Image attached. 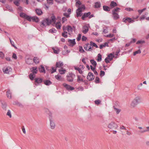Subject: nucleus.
<instances>
[{"label": "nucleus", "mask_w": 149, "mask_h": 149, "mask_svg": "<svg viewBox=\"0 0 149 149\" xmlns=\"http://www.w3.org/2000/svg\"><path fill=\"white\" fill-rule=\"evenodd\" d=\"M141 102V97L139 96L136 97L132 101L130 104V106L132 107H135Z\"/></svg>", "instance_id": "f257e3e1"}, {"label": "nucleus", "mask_w": 149, "mask_h": 149, "mask_svg": "<svg viewBox=\"0 0 149 149\" xmlns=\"http://www.w3.org/2000/svg\"><path fill=\"white\" fill-rule=\"evenodd\" d=\"M120 10V8L116 7L112 10V16L114 19L117 20L119 18V16L118 13Z\"/></svg>", "instance_id": "f03ea898"}, {"label": "nucleus", "mask_w": 149, "mask_h": 149, "mask_svg": "<svg viewBox=\"0 0 149 149\" xmlns=\"http://www.w3.org/2000/svg\"><path fill=\"white\" fill-rule=\"evenodd\" d=\"M31 71L32 73L30 74L29 77L30 79L33 80L35 76L33 75L36 74L37 73L38 70L37 67H32L31 69Z\"/></svg>", "instance_id": "7ed1b4c3"}, {"label": "nucleus", "mask_w": 149, "mask_h": 149, "mask_svg": "<svg viewBox=\"0 0 149 149\" xmlns=\"http://www.w3.org/2000/svg\"><path fill=\"white\" fill-rule=\"evenodd\" d=\"M75 77V75L72 73H70L66 76L67 80L69 82H72Z\"/></svg>", "instance_id": "20e7f679"}, {"label": "nucleus", "mask_w": 149, "mask_h": 149, "mask_svg": "<svg viewBox=\"0 0 149 149\" xmlns=\"http://www.w3.org/2000/svg\"><path fill=\"white\" fill-rule=\"evenodd\" d=\"M78 8L77 10L76 13L77 17L81 16V13L82 11L83 10H84L85 9V6L82 5L81 7H79L78 6Z\"/></svg>", "instance_id": "39448f33"}, {"label": "nucleus", "mask_w": 149, "mask_h": 149, "mask_svg": "<svg viewBox=\"0 0 149 149\" xmlns=\"http://www.w3.org/2000/svg\"><path fill=\"white\" fill-rule=\"evenodd\" d=\"M50 22H49V19L47 18L41 22L40 26L42 27H44L47 25H50Z\"/></svg>", "instance_id": "423d86ee"}, {"label": "nucleus", "mask_w": 149, "mask_h": 149, "mask_svg": "<svg viewBox=\"0 0 149 149\" xmlns=\"http://www.w3.org/2000/svg\"><path fill=\"white\" fill-rule=\"evenodd\" d=\"M108 127L110 129L115 130L118 127V125L115 123L112 122L108 125Z\"/></svg>", "instance_id": "0eeeda50"}, {"label": "nucleus", "mask_w": 149, "mask_h": 149, "mask_svg": "<svg viewBox=\"0 0 149 149\" xmlns=\"http://www.w3.org/2000/svg\"><path fill=\"white\" fill-rule=\"evenodd\" d=\"M123 22L126 23L127 22L129 23H132L135 22L134 19H132L131 18L126 17L123 18Z\"/></svg>", "instance_id": "6e6552de"}, {"label": "nucleus", "mask_w": 149, "mask_h": 149, "mask_svg": "<svg viewBox=\"0 0 149 149\" xmlns=\"http://www.w3.org/2000/svg\"><path fill=\"white\" fill-rule=\"evenodd\" d=\"M87 79L89 81H92L94 79L95 76L93 73L89 72L87 77Z\"/></svg>", "instance_id": "1a4fd4ad"}, {"label": "nucleus", "mask_w": 149, "mask_h": 149, "mask_svg": "<svg viewBox=\"0 0 149 149\" xmlns=\"http://www.w3.org/2000/svg\"><path fill=\"white\" fill-rule=\"evenodd\" d=\"M49 120L51 128L52 129H54L55 127V125L54 122V120L53 118L51 116H50L49 117Z\"/></svg>", "instance_id": "9d476101"}, {"label": "nucleus", "mask_w": 149, "mask_h": 149, "mask_svg": "<svg viewBox=\"0 0 149 149\" xmlns=\"http://www.w3.org/2000/svg\"><path fill=\"white\" fill-rule=\"evenodd\" d=\"M0 102L1 104V107L2 109L6 111L7 110V104L6 102L3 100H0Z\"/></svg>", "instance_id": "9b49d317"}, {"label": "nucleus", "mask_w": 149, "mask_h": 149, "mask_svg": "<svg viewBox=\"0 0 149 149\" xmlns=\"http://www.w3.org/2000/svg\"><path fill=\"white\" fill-rule=\"evenodd\" d=\"M22 1L25 2L26 1V3L27 4H28V0H16L14 2V3L15 5L19 6V1Z\"/></svg>", "instance_id": "f8f14e48"}, {"label": "nucleus", "mask_w": 149, "mask_h": 149, "mask_svg": "<svg viewBox=\"0 0 149 149\" xmlns=\"http://www.w3.org/2000/svg\"><path fill=\"white\" fill-rule=\"evenodd\" d=\"M88 26L86 25H85L83 27L82 32L84 34H86L88 32Z\"/></svg>", "instance_id": "ddd939ff"}, {"label": "nucleus", "mask_w": 149, "mask_h": 149, "mask_svg": "<svg viewBox=\"0 0 149 149\" xmlns=\"http://www.w3.org/2000/svg\"><path fill=\"white\" fill-rule=\"evenodd\" d=\"M35 82L36 83L35 85H37L38 84L41 83L42 81V79L40 78H36L34 79Z\"/></svg>", "instance_id": "4468645a"}, {"label": "nucleus", "mask_w": 149, "mask_h": 149, "mask_svg": "<svg viewBox=\"0 0 149 149\" xmlns=\"http://www.w3.org/2000/svg\"><path fill=\"white\" fill-rule=\"evenodd\" d=\"M63 86L68 90H73L74 89V88L71 86H70L67 84H64Z\"/></svg>", "instance_id": "2eb2a0df"}, {"label": "nucleus", "mask_w": 149, "mask_h": 149, "mask_svg": "<svg viewBox=\"0 0 149 149\" xmlns=\"http://www.w3.org/2000/svg\"><path fill=\"white\" fill-rule=\"evenodd\" d=\"M84 48L87 51H91L92 50L91 47L89 43L86 44L84 46Z\"/></svg>", "instance_id": "dca6fc26"}, {"label": "nucleus", "mask_w": 149, "mask_h": 149, "mask_svg": "<svg viewBox=\"0 0 149 149\" xmlns=\"http://www.w3.org/2000/svg\"><path fill=\"white\" fill-rule=\"evenodd\" d=\"M68 41L70 44V46L71 47H73L76 44L75 39L73 40L69 39Z\"/></svg>", "instance_id": "f3484780"}, {"label": "nucleus", "mask_w": 149, "mask_h": 149, "mask_svg": "<svg viewBox=\"0 0 149 149\" xmlns=\"http://www.w3.org/2000/svg\"><path fill=\"white\" fill-rule=\"evenodd\" d=\"M39 72L41 73H45V70L44 67L42 65H40L38 68Z\"/></svg>", "instance_id": "a211bd4d"}, {"label": "nucleus", "mask_w": 149, "mask_h": 149, "mask_svg": "<svg viewBox=\"0 0 149 149\" xmlns=\"http://www.w3.org/2000/svg\"><path fill=\"white\" fill-rule=\"evenodd\" d=\"M91 13L90 12L84 13L82 16L81 19L83 20H85V18L86 17H89V16L91 15Z\"/></svg>", "instance_id": "6ab92c4d"}, {"label": "nucleus", "mask_w": 149, "mask_h": 149, "mask_svg": "<svg viewBox=\"0 0 149 149\" xmlns=\"http://www.w3.org/2000/svg\"><path fill=\"white\" fill-rule=\"evenodd\" d=\"M63 65V63L61 61L56 62V68H61Z\"/></svg>", "instance_id": "aec40b11"}, {"label": "nucleus", "mask_w": 149, "mask_h": 149, "mask_svg": "<svg viewBox=\"0 0 149 149\" xmlns=\"http://www.w3.org/2000/svg\"><path fill=\"white\" fill-rule=\"evenodd\" d=\"M118 5L116 3V2H114L113 1H112L111 2L110 5L111 8H113L116 7Z\"/></svg>", "instance_id": "412c9836"}, {"label": "nucleus", "mask_w": 149, "mask_h": 149, "mask_svg": "<svg viewBox=\"0 0 149 149\" xmlns=\"http://www.w3.org/2000/svg\"><path fill=\"white\" fill-rule=\"evenodd\" d=\"M103 10L106 12H109L111 8L107 6H103Z\"/></svg>", "instance_id": "4be33fe9"}, {"label": "nucleus", "mask_w": 149, "mask_h": 149, "mask_svg": "<svg viewBox=\"0 0 149 149\" xmlns=\"http://www.w3.org/2000/svg\"><path fill=\"white\" fill-rule=\"evenodd\" d=\"M36 11L37 15H40L42 13V10L40 9H36Z\"/></svg>", "instance_id": "5701e85b"}, {"label": "nucleus", "mask_w": 149, "mask_h": 149, "mask_svg": "<svg viewBox=\"0 0 149 149\" xmlns=\"http://www.w3.org/2000/svg\"><path fill=\"white\" fill-rule=\"evenodd\" d=\"M33 61L36 64H38L39 63V59L37 57H35L33 58Z\"/></svg>", "instance_id": "b1692460"}, {"label": "nucleus", "mask_w": 149, "mask_h": 149, "mask_svg": "<svg viewBox=\"0 0 149 149\" xmlns=\"http://www.w3.org/2000/svg\"><path fill=\"white\" fill-rule=\"evenodd\" d=\"M32 20L33 22H38L39 21V18L36 16L32 17Z\"/></svg>", "instance_id": "393cba45"}, {"label": "nucleus", "mask_w": 149, "mask_h": 149, "mask_svg": "<svg viewBox=\"0 0 149 149\" xmlns=\"http://www.w3.org/2000/svg\"><path fill=\"white\" fill-rule=\"evenodd\" d=\"M61 24L60 22H57L55 24V26L56 28L58 29H61Z\"/></svg>", "instance_id": "a878e982"}, {"label": "nucleus", "mask_w": 149, "mask_h": 149, "mask_svg": "<svg viewBox=\"0 0 149 149\" xmlns=\"http://www.w3.org/2000/svg\"><path fill=\"white\" fill-rule=\"evenodd\" d=\"M114 57V55L112 53H110L108 54L107 56V57L110 59V60L111 61L113 58Z\"/></svg>", "instance_id": "bb28decb"}, {"label": "nucleus", "mask_w": 149, "mask_h": 149, "mask_svg": "<svg viewBox=\"0 0 149 149\" xmlns=\"http://www.w3.org/2000/svg\"><path fill=\"white\" fill-rule=\"evenodd\" d=\"M101 6V4L100 2H97L95 3L94 7L95 8H99Z\"/></svg>", "instance_id": "cd10ccee"}, {"label": "nucleus", "mask_w": 149, "mask_h": 149, "mask_svg": "<svg viewBox=\"0 0 149 149\" xmlns=\"http://www.w3.org/2000/svg\"><path fill=\"white\" fill-rule=\"evenodd\" d=\"M44 84L46 85H49L51 84V82L49 80H46L43 81Z\"/></svg>", "instance_id": "c85d7f7f"}, {"label": "nucleus", "mask_w": 149, "mask_h": 149, "mask_svg": "<svg viewBox=\"0 0 149 149\" xmlns=\"http://www.w3.org/2000/svg\"><path fill=\"white\" fill-rule=\"evenodd\" d=\"M51 19L50 20L49 19V22H50V24L52 22H54L55 21L56 18L54 16H52L51 17Z\"/></svg>", "instance_id": "c756f323"}, {"label": "nucleus", "mask_w": 149, "mask_h": 149, "mask_svg": "<svg viewBox=\"0 0 149 149\" xmlns=\"http://www.w3.org/2000/svg\"><path fill=\"white\" fill-rule=\"evenodd\" d=\"M90 62L94 67H96L97 65V63L94 60L91 59L90 60Z\"/></svg>", "instance_id": "7c9ffc66"}, {"label": "nucleus", "mask_w": 149, "mask_h": 149, "mask_svg": "<svg viewBox=\"0 0 149 149\" xmlns=\"http://www.w3.org/2000/svg\"><path fill=\"white\" fill-rule=\"evenodd\" d=\"M113 108L117 114H118L121 111L120 109L117 108L115 106H113Z\"/></svg>", "instance_id": "2f4dec72"}, {"label": "nucleus", "mask_w": 149, "mask_h": 149, "mask_svg": "<svg viewBox=\"0 0 149 149\" xmlns=\"http://www.w3.org/2000/svg\"><path fill=\"white\" fill-rule=\"evenodd\" d=\"M68 33L66 31H63L62 34V36L64 38H67L68 37Z\"/></svg>", "instance_id": "473e14b6"}, {"label": "nucleus", "mask_w": 149, "mask_h": 149, "mask_svg": "<svg viewBox=\"0 0 149 149\" xmlns=\"http://www.w3.org/2000/svg\"><path fill=\"white\" fill-rule=\"evenodd\" d=\"M67 31L69 32V33H70L72 32V27L70 26H68L67 27Z\"/></svg>", "instance_id": "72a5a7b5"}, {"label": "nucleus", "mask_w": 149, "mask_h": 149, "mask_svg": "<svg viewBox=\"0 0 149 149\" xmlns=\"http://www.w3.org/2000/svg\"><path fill=\"white\" fill-rule=\"evenodd\" d=\"M7 116H8L10 118L12 117L11 112L10 110H8V111L6 113Z\"/></svg>", "instance_id": "f704fd0d"}, {"label": "nucleus", "mask_w": 149, "mask_h": 149, "mask_svg": "<svg viewBox=\"0 0 149 149\" xmlns=\"http://www.w3.org/2000/svg\"><path fill=\"white\" fill-rule=\"evenodd\" d=\"M108 43L107 42H105L104 44L101 45L100 46V49H102L103 47H105L106 46H108Z\"/></svg>", "instance_id": "c9c22d12"}, {"label": "nucleus", "mask_w": 149, "mask_h": 149, "mask_svg": "<svg viewBox=\"0 0 149 149\" xmlns=\"http://www.w3.org/2000/svg\"><path fill=\"white\" fill-rule=\"evenodd\" d=\"M26 62L28 64H32V59H27L26 61Z\"/></svg>", "instance_id": "e433bc0d"}, {"label": "nucleus", "mask_w": 149, "mask_h": 149, "mask_svg": "<svg viewBox=\"0 0 149 149\" xmlns=\"http://www.w3.org/2000/svg\"><path fill=\"white\" fill-rule=\"evenodd\" d=\"M98 58L97 59V61L98 62L101 61L102 60V55L100 54H99L97 55Z\"/></svg>", "instance_id": "4c0bfd02"}, {"label": "nucleus", "mask_w": 149, "mask_h": 149, "mask_svg": "<svg viewBox=\"0 0 149 149\" xmlns=\"http://www.w3.org/2000/svg\"><path fill=\"white\" fill-rule=\"evenodd\" d=\"M65 72L66 70L64 69L63 70V68H61V70H59V72L61 74H64L65 73Z\"/></svg>", "instance_id": "58836bf2"}, {"label": "nucleus", "mask_w": 149, "mask_h": 149, "mask_svg": "<svg viewBox=\"0 0 149 149\" xmlns=\"http://www.w3.org/2000/svg\"><path fill=\"white\" fill-rule=\"evenodd\" d=\"M55 77L56 79L58 80L61 81L62 80V78L61 76L58 75H55Z\"/></svg>", "instance_id": "ea45409f"}, {"label": "nucleus", "mask_w": 149, "mask_h": 149, "mask_svg": "<svg viewBox=\"0 0 149 149\" xmlns=\"http://www.w3.org/2000/svg\"><path fill=\"white\" fill-rule=\"evenodd\" d=\"M3 72H4V73H6V74L9 73V71L8 68H3Z\"/></svg>", "instance_id": "a19ab883"}, {"label": "nucleus", "mask_w": 149, "mask_h": 149, "mask_svg": "<svg viewBox=\"0 0 149 149\" xmlns=\"http://www.w3.org/2000/svg\"><path fill=\"white\" fill-rule=\"evenodd\" d=\"M90 45L92 46L93 47H95L96 48H97L98 47V46L95 43L93 42L92 41H91L90 42Z\"/></svg>", "instance_id": "79ce46f5"}, {"label": "nucleus", "mask_w": 149, "mask_h": 149, "mask_svg": "<svg viewBox=\"0 0 149 149\" xmlns=\"http://www.w3.org/2000/svg\"><path fill=\"white\" fill-rule=\"evenodd\" d=\"M55 1L58 3H63L65 2L66 0H55Z\"/></svg>", "instance_id": "37998d69"}, {"label": "nucleus", "mask_w": 149, "mask_h": 149, "mask_svg": "<svg viewBox=\"0 0 149 149\" xmlns=\"http://www.w3.org/2000/svg\"><path fill=\"white\" fill-rule=\"evenodd\" d=\"M56 30L54 28H52L49 31V33H56Z\"/></svg>", "instance_id": "c03bdc74"}, {"label": "nucleus", "mask_w": 149, "mask_h": 149, "mask_svg": "<svg viewBox=\"0 0 149 149\" xmlns=\"http://www.w3.org/2000/svg\"><path fill=\"white\" fill-rule=\"evenodd\" d=\"M27 15L23 13H21L20 14V17L25 18L26 16Z\"/></svg>", "instance_id": "a18cd8bd"}, {"label": "nucleus", "mask_w": 149, "mask_h": 149, "mask_svg": "<svg viewBox=\"0 0 149 149\" xmlns=\"http://www.w3.org/2000/svg\"><path fill=\"white\" fill-rule=\"evenodd\" d=\"M25 19H26L29 21H31L32 20V17L27 15Z\"/></svg>", "instance_id": "49530a36"}, {"label": "nucleus", "mask_w": 149, "mask_h": 149, "mask_svg": "<svg viewBox=\"0 0 149 149\" xmlns=\"http://www.w3.org/2000/svg\"><path fill=\"white\" fill-rule=\"evenodd\" d=\"M79 51L81 53H84L85 52V51L83 49L82 47L81 46H79Z\"/></svg>", "instance_id": "de8ad7c7"}, {"label": "nucleus", "mask_w": 149, "mask_h": 149, "mask_svg": "<svg viewBox=\"0 0 149 149\" xmlns=\"http://www.w3.org/2000/svg\"><path fill=\"white\" fill-rule=\"evenodd\" d=\"M76 70H77L81 74L83 73L82 71L81 70V68H77V67H75L74 68Z\"/></svg>", "instance_id": "09e8293b"}, {"label": "nucleus", "mask_w": 149, "mask_h": 149, "mask_svg": "<svg viewBox=\"0 0 149 149\" xmlns=\"http://www.w3.org/2000/svg\"><path fill=\"white\" fill-rule=\"evenodd\" d=\"M145 42L144 40H139L136 42V44L139 45V44H142Z\"/></svg>", "instance_id": "8fccbe9b"}, {"label": "nucleus", "mask_w": 149, "mask_h": 149, "mask_svg": "<svg viewBox=\"0 0 149 149\" xmlns=\"http://www.w3.org/2000/svg\"><path fill=\"white\" fill-rule=\"evenodd\" d=\"M52 49L53 50L54 53L56 54H58L59 52V50L57 49H55L54 47L52 48Z\"/></svg>", "instance_id": "3c124183"}, {"label": "nucleus", "mask_w": 149, "mask_h": 149, "mask_svg": "<svg viewBox=\"0 0 149 149\" xmlns=\"http://www.w3.org/2000/svg\"><path fill=\"white\" fill-rule=\"evenodd\" d=\"M141 53V51L140 49H139L138 50L134 52L133 53V55L134 56H135L136 54H140Z\"/></svg>", "instance_id": "603ef678"}, {"label": "nucleus", "mask_w": 149, "mask_h": 149, "mask_svg": "<svg viewBox=\"0 0 149 149\" xmlns=\"http://www.w3.org/2000/svg\"><path fill=\"white\" fill-rule=\"evenodd\" d=\"M9 40H10V42L11 45L14 47L15 48L17 49V48L15 46V45H14V42H13L12 41L11 39H10V38H9Z\"/></svg>", "instance_id": "864d4df0"}, {"label": "nucleus", "mask_w": 149, "mask_h": 149, "mask_svg": "<svg viewBox=\"0 0 149 149\" xmlns=\"http://www.w3.org/2000/svg\"><path fill=\"white\" fill-rule=\"evenodd\" d=\"M143 86V84L142 83H141L139 85L137 86V88L139 90H141L142 88V86Z\"/></svg>", "instance_id": "5fc2aeb1"}, {"label": "nucleus", "mask_w": 149, "mask_h": 149, "mask_svg": "<svg viewBox=\"0 0 149 149\" xmlns=\"http://www.w3.org/2000/svg\"><path fill=\"white\" fill-rule=\"evenodd\" d=\"M95 82L96 83H98L100 82V78L97 77H96L95 78Z\"/></svg>", "instance_id": "6e6d98bb"}, {"label": "nucleus", "mask_w": 149, "mask_h": 149, "mask_svg": "<svg viewBox=\"0 0 149 149\" xmlns=\"http://www.w3.org/2000/svg\"><path fill=\"white\" fill-rule=\"evenodd\" d=\"M105 61L107 63H108L110 62V61H111V60H110V59L108 58L107 57H106L105 59Z\"/></svg>", "instance_id": "4d7b16f0"}, {"label": "nucleus", "mask_w": 149, "mask_h": 149, "mask_svg": "<svg viewBox=\"0 0 149 149\" xmlns=\"http://www.w3.org/2000/svg\"><path fill=\"white\" fill-rule=\"evenodd\" d=\"M81 4V3L79 1H77L75 5L77 6L78 7V6H79V7L80 6V5Z\"/></svg>", "instance_id": "13d9d810"}, {"label": "nucleus", "mask_w": 149, "mask_h": 149, "mask_svg": "<svg viewBox=\"0 0 149 149\" xmlns=\"http://www.w3.org/2000/svg\"><path fill=\"white\" fill-rule=\"evenodd\" d=\"M56 68H55V67H54V68L52 67V70H51V73H53L54 72H56Z\"/></svg>", "instance_id": "bf43d9fd"}, {"label": "nucleus", "mask_w": 149, "mask_h": 149, "mask_svg": "<svg viewBox=\"0 0 149 149\" xmlns=\"http://www.w3.org/2000/svg\"><path fill=\"white\" fill-rule=\"evenodd\" d=\"M81 37V35L80 34H79L77 37V40L79 41L80 40Z\"/></svg>", "instance_id": "052dcab7"}, {"label": "nucleus", "mask_w": 149, "mask_h": 149, "mask_svg": "<svg viewBox=\"0 0 149 149\" xmlns=\"http://www.w3.org/2000/svg\"><path fill=\"white\" fill-rule=\"evenodd\" d=\"M101 102V101L99 100H97L95 101V104L97 105L99 104Z\"/></svg>", "instance_id": "680f3d73"}, {"label": "nucleus", "mask_w": 149, "mask_h": 149, "mask_svg": "<svg viewBox=\"0 0 149 149\" xmlns=\"http://www.w3.org/2000/svg\"><path fill=\"white\" fill-rule=\"evenodd\" d=\"M77 81L78 82H79L80 81H82L83 79H81L80 77L79 76H78Z\"/></svg>", "instance_id": "e2e57ef3"}, {"label": "nucleus", "mask_w": 149, "mask_h": 149, "mask_svg": "<svg viewBox=\"0 0 149 149\" xmlns=\"http://www.w3.org/2000/svg\"><path fill=\"white\" fill-rule=\"evenodd\" d=\"M125 10L128 11H133V10L132 8H125Z\"/></svg>", "instance_id": "0e129e2a"}, {"label": "nucleus", "mask_w": 149, "mask_h": 149, "mask_svg": "<svg viewBox=\"0 0 149 149\" xmlns=\"http://www.w3.org/2000/svg\"><path fill=\"white\" fill-rule=\"evenodd\" d=\"M105 74V72L104 71H102V70H101L100 72V76L101 77H102L103 76H104Z\"/></svg>", "instance_id": "69168bd1"}, {"label": "nucleus", "mask_w": 149, "mask_h": 149, "mask_svg": "<svg viewBox=\"0 0 149 149\" xmlns=\"http://www.w3.org/2000/svg\"><path fill=\"white\" fill-rule=\"evenodd\" d=\"M63 15L67 18H68L70 17V15L68 13V14L66 13H64Z\"/></svg>", "instance_id": "338daca9"}, {"label": "nucleus", "mask_w": 149, "mask_h": 149, "mask_svg": "<svg viewBox=\"0 0 149 149\" xmlns=\"http://www.w3.org/2000/svg\"><path fill=\"white\" fill-rule=\"evenodd\" d=\"M4 55L3 52H0V57L2 58H3L4 57Z\"/></svg>", "instance_id": "774afa93"}]
</instances>
